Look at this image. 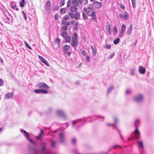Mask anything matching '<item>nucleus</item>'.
<instances>
[{
    "mask_svg": "<svg viewBox=\"0 0 154 154\" xmlns=\"http://www.w3.org/2000/svg\"><path fill=\"white\" fill-rule=\"evenodd\" d=\"M94 10L93 7L91 5H89L87 8H85L83 9V11L87 14V16L91 17V20L97 23V19L95 12L93 11Z\"/></svg>",
    "mask_w": 154,
    "mask_h": 154,
    "instance_id": "1",
    "label": "nucleus"
},
{
    "mask_svg": "<svg viewBox=\"0 0 154 154\" xmlns=\"http://www.w3.org/2000/svg\"><path fill=\"white\" fill-rule=\"evenodd\" d=\"M140 124V120L139 119H136L135 121L134 125L136 128V129L134 131L135 134V138L136 139H138L140 137V133L137 128V125Z\"/></svg>",
    "mask_w": 154,
    "mask_h": 154,
    "instance_id": "2",
    "label": "nucleus"
},
{
    "mask_svg": "<svg viewBox=\"0 0 154 154\" xmlns=\"http://www.w3.org/2000/svg\"><path fill=\"white\" fill-rule=\"evenodd\" d=\"M91 116H89L87 118H83V119H78L73 121L72 122V127H74V125L75 124L77 123L78 122H81L82 120H84L85 122H90L91 121Z\"/></svg>",
    "mask_w": 154,
    "mask_h": 154,
    "instance_id": "3",
    "label": "nucleus"
},
{
    "mask_svg": "<svg viewBox=\"0 0 154 154\" xmlns=\"http://www.w3.org/2000/svg\"><path fill=\"white\" fill-rule=\"evenodd\" d=\"M38 87L40 89H48L49 88V86L45 83L43 82H39L37 85Z\"/></svg>",
    "mask_w": 154,
    "mask_h": 154,
    "instance_id": "4",
    "label": "nucleus"
},
{
    "mask_svg": "<svg viewBox=\"0 0 154 154\" xmlns=\"http://www.w3.org/2000/svg\"><path fill=\"white\" fill-rule=\"evenodd\" d=\"M20 132L22 133H24V135L31 143L34 145H35L36 144V143L35 142H34L32 140L29 138V135L28 133L27 132L25 131L23 129H21L20 131Z\"/></svg>",
    "mask_w": 154,
    "mask_h": 154,
    "instance_id": "5",
    "label": "nucleus"
},
{
    "mask_svg": "<svg viewBox=\"0 0 154 154\" xmlns=\"http://www.w3.org/2000/svg\"><path fill=\"white\" fill-rule=\"evenodd\" d=\"M57 114L58 116L61 117L64 119H66V115L63 110L59 109L57 111Z\"/></svg>",
    "mask_w": 154,
    "mask_h": 154,
    "instance_id": "6",
    "label": "nucleus"
},
{
    "mask_svg": "<svg viewBox=\"0 0 154 154\" xmlns=\"http://www.w3.org/2000/svg\"><path fill=\"white\" fill-rule=\"evenodd\" d=\"M126 30V26L124 24H122L121 30L119 33V36L120 38H122L124 36V34Z\"/></svg>",
    "mask_w": 154,
    "mask_h": 154,
    "instance_id": "7",
    "label": "nucleus"
},
{
    "mask_svg": "<svg viewBox=\"0 0 154 154\" xmlns=\"http://www.w3.org/2000/svg\"><path fill=\"white\" fill-rule=\"evenodd\" d=\"M114 123L113 124H109L108 123L107 124V125L108 126H112L114 127L115 129H116L119 133L120 134V131L119 130V129H118V128H117L116 125V124L118 122V120L117 119V118L116 117H114Z\"/></svg>",
    "mask_w": 154,
    "mask_h": 154,
    "instance_id": "8",
    "label": "nucleus"
},
{
    "mask_svg": "<svg viewBox=\"0 0 154 154\" xmlns=\"http://www.w3.org/2000/svg\"><path fill=\"white\" fill-rule=\"evenodd\" d=\"M59 139L60 142L64 143L65 140V135L63 132H61L59 134Z\"/></svg>",
    "mask_w": 154,
    "mask_h": 154,
    "instance_id": "9",
    "label": "nucleus"
},
{
    "mask_svg": "<svg viewBox=\"0 0 154 154\" xmlns=\"http://www.w3.org/2000/svg\"><path fill=\"white\" fill-rule=\"evenodd\" d=\"M34 92L36 94L42 93L44 94H46L48 93L47 90L41 89H35L34 90Z\"/></svg>",
    "mask_w": 154,
    "mask_h": 154,
    "instance_id": "10",
    "label": "nucleus"
},
{
    "mask_svg": "<svg viewBox=\"0 0 154 154\" xmlns=\"http://www.w3.org/2000/svg\"><path fill=\"white\" fill-rule=\"evenodd\" d=\"M93 5L96 9H99L102 5V3L100 2L95 1L93 3Z\"/></svg>",
    "mask_w": 154,
    "mask_h": 154,
    "instance_id": "11",
    "label": "nucleus"
},
{
    "mask_svg": "<svg viewBox=\"0 0 154 154\" xmlns=\"http://www.w3.org/2000/svg\"><path fill=\"white\" fill-rule=\"evenodd\" d=\"M143 98V95L142 94H140L135 96L134 98V100L136 101L139 102L141 101Z\"/></svg>",
    "mask_w": 154,
    "mask_h": 154,
    "instance_id": "12",
    "label": "nucleus"
},
{
    "mask_svg": "<svg viewBox=\"0 0 154 154\" xmlns=\"http://www.w3.org/2000/svg\"><path fill=\"white\" fill-rule=\"evenodd\" d=\"M38 57L39 60L44 63L45 64L48 66H49V64L48 63V62L46 60H45V59L42 56L38 55Z\"/></svg>",
    "mask_w": 154,
    "mask_h": 154,
    "instance_id": "13",
    "label": "nucleus"
},
{
    "mask_svg": "<svg viewBox=\"0 0 154 154\" xmlns=\"http://www.w3.org/2000/svg\"><path fill=\"white\" fill-rule=\"evenodd\" d=\"M51 8V3L49 1H48L45 5V10L47 11H50Z\"/></svg>",
    "mask_w": 154,
    "mask_h": 154,
    "instance_id": "14",
    "label": "nucleus"
},
{
    "mask_svg": "<svg viewBox=\"0 0 154 154\" xmlns=\"http://www.w3.org/2000/svg\"><path fill=\"white\" fill-rule=\"evenodd\" d=\"M133 26L132 24H131L129 26V27L127 31V34L128 35H130L131 34L132 31Z\"/></svg>",
    "mask_w": 154,
    "mask_h": 154,
    "instance_id": "15",
    "label": "nucleus"
},
{
    "mask_svg": "<svg viewBox=\"0 0 154 154\" xmlns=\"http://www.w3.org/2000/svg\"><path fill=\"white\" fill-rule=\"evenodd\" d=\"M14 95V93L13 92L8 93L5 96V99H9L11 97H12Z\"/></svg>",
    "mask_w": 154,
    "mask_h": 154,
    "instance_id": "16",
    "label": "nucleus"
},
{
    "mask_svg": "<svg viewBox=\"0 0 154 154\" xmlns=\"http://www.w3.org/2000/svg\"><path fill=\"white\" fill-rule=\"evenodd\" d=\"M70 46L69 45H64L63 48V51L64 53H66V51H67L70 48Z\"/></svg>",
    "mask_w": 154,
    "mask_h": 154,
    "instance_id": "17",
    "label": "nucleus"
},
{
    "mask_svg": "<svg viewBox=\"0 0 154 154\" xmlns=\"http://www.w3.org/2000/svg\"><path fill=\"white\" fill-rule=\"evenodd\" d=\"M145 69L142 66H140L139 68V72L141 74H144L145 72Z\"/></svg>",
    "mask_w": 154,
    "mask_h": 154,
    "instance_id": "18",
    "label": "nucleus"
},
{
    "mask_svg": "<svg viewBox=\"0 0 154 154\" xmlns=\"http://www.w3.org/2000/svg\"><path fill=\"white\" fill-rule=\"evenodd\" d=\"M43 134V131L42 129L41 130L40 134L38 136L35 137V138L38 140H41Z\"/></svg>",
    "mask_w": 154,
    "mask_h": 154,
    "instance_id": "19",
    "label": "nucleus"
},
{
    "mask_svg": "<svg viewBox=\"0 0 154 154\" xmlns=\"http://www.w3.org/2000/svg\"><path fill=\"white\" fill-rule=\"evenodd\" d=\"M93 117H95L97 119L99 120L100 121L103 120L104 119V117L99 115H94L93 116Z\"/></svg>",
    "mask_w": 154,
    "mask_h": 154,
    "instance_id": "20",
    "label": "nucleus"
},
{
    "mask_svg": "<svg viewBox=\"0 0 154 154\" xmlns=\"http://www.w3.org/2000/svg\"><path fill=\"white\" fill-rule=\"evenodd\" d=\"M78 45L77 41L72 40L71 45L73 47H76Z\"/></svg>",
    "mask_w": 154,
    "mask_h": 154,
    "instance_id": "21",
    "label": "nucleus"
},
{
    "mask_svg": "<svg viewBox=\"0 0 154 154\" xmlns=\"http://www.w3.org/2000/svg\"><path fill=\"white\" fill-rule=\"evenodd\" d=\"M137 143L138 146L140 147L142 150L144 148L142 141V140L137 141Z\"/></svg>",
    "mask_w": 154,
    "mask_h": 154,
    "instance_id": "22",
    "label": "nucleus"
},
{
    "mask_svg": "<svg viewBox=\"0 0 154 154\" xmlns=\"http://www.w3.org/2000/svg\"><path fill=\"white\" fill-rule=\"evenodd\" d=\"M76 7V6H75L74 5L73 6H71L70 7V11L73 12H76L77 10V8Z\"/></svg>",
    "mask_w": 154,
    "mask_h": 154,
    "instance_id": "23",
    "label": "nucleus"
},
{
    "mask_svg": "<svg viewBox=\"0 0 154 154\" xmlns=\"http://www.w3.org/2000/svg\"><path fill=\"white\" fill-rule=\"evenodd\" d=\"M77 34L75 32L72 35V40L77 41Z\"/></svg>",
    "mask_w": 154,
    "mask_h": 154,
    "instance_id": "24",
    "label": "nucleus"
},
{
    "mask_svg": "<svg viewBox=\"0 0 154 154\" xmlns=\"http://www.w3.org/2000/svg\"><path fill=\"white\" fill-rule=\"evenodd\" d=\"M72 3L74 6H78L79 3L77 0H72Z\"/></svg>",
    "mask_w": 154,
    "mask_h": 154,
    "instance_id": "25",
    "label": "nucleus"
},
{
    "mask_svg": "<svg viewBox=\"0 0 154 154\" xmlns=\"http://www.w3.org/2000/svg\"><path fill=\"white\" fill-rule=\"evenodd\" d=\"M91 48L92 49V52H93V55H94V56H95L96 54V51H97V49L96 48H95V47H94L93 46V45H92L91 46Z\"/></svg>",
    "mask_w": 154,
    "mask_h": 154,
    "instance_id": "26",
    "label": "nucleus"
},
{
    "mask_svg": "<svg viewBox=\"0 0 154 154\" xmlns=\"http://www.w3.org/2000/svg\"><path fill=\"white\" fill-rule=\"evenodd\" d=\"M117 146H120V147H122L121 146H119V145H114V146H112V147H109V148L108 151L107 152H103V153H105V154H107L109 152L110 150L111 149H112V148H113V149L115 148Z\"/></svg>",
    "mask_w": 154,
    "mask_h": 154,
    "instance_id": "27",
    "label": "nucleus"
},
{
    "mask_svg": "<svg viewBox=\"0 0 154 154\" xmlns=\"http://www.w3.org/2000/svg\"><path fill=\"white\" fill-rule=\"evenodd\" d=\"M64 38L66 42H69L71 41V38L70 36L67 35Z\"/></svg>",
    "mask_w": 154,
    "mask_h": 154,
    "instance_id": "28",
    "label": "nucleus"
},
{
    "mask_svg": "<svg viewBox=\"0 0 154 154\" xmlns=\"http://www.w3.org/2000/svg\"><path fill=\"white\" fill-rule=\"evenodd\" d=\"M80 14L78 12H76L74 15V17L75 20H78L80 17Z\"/></svg>",
    "mask_w": 154,
    "mask_h": 154,
    "instance_id": "29",
    "label": "nucleus"
},
{
    "mask_svg": "<svg viewBox=\"0 0 154 154\" xmlns=\"http://www.w3.org/2000/svg\"><path fill=\"white\" fill-rule=\"evenodd\" d=\"M60 35L63 37L64 38H65L68 35V34L66 32H63L61 33Z\"/></svg>",
    "mask_w": 154,
    "mask_h": 154,
    "instance_id": "30",
    "label": "nucleus"
},
{
    "mask_svg": "<svg viewBox=\"0 0 154 154\" xmlns=\"http://www.w3.org/2000/svg\"><path fill=\"white\" fill-rule=\"evenodd\" d=\"M85 13V12L83 11L82 13V15L84 20H86L87 19L88 17Z\"/></svg>",
    "mask_w": 154,
    "mask_h": 154,
    "instance_id": "31",
    "label": "nucleus"
},
{
    "mask_svg": "<svg viewBox=\"0 0 154 154\" xmlns=\"http://www.w3.org/2000/svg\"><path fill=\"white\" fill-rule=\"evenodd\" d=\"M113 33L114 34H116L117 33V28L116 26H115L113 28Z\"/></svg>",
    "mask_w": 154,
    "mask_h": 154,
    "instance_id": "32",
    "label": "nucleus"
},
{
    "mask_svg": "<svg viewBox=\"0 0 154 154\" xmlns=\"http://www.w3.org/2000/svg\"><path fill=\"white\" fill-rule=\"evenodd\" d=\"M111 45L106 44L103 46V47L105 49H109L111 48Z\"/></svg>",
    "mask_w": 154,
    "mask_h": 154,
    "instance_id": "33",
    "label": "nucleus"
},
{
    "mask_svg": "<svg viewBox=\"0 0 154 154\" xmlns=\"http://www.w3.org/2000/svg\"><path fill=\"white\" fill-rule=\"evenodd\" d=\"M114 88L113 86H110L108 89L107 92V94H108L111 91L113 90Z\"/></svg>",
    "mask_w": 154,
    "mask_h": 154,
    "instance_id": "34",
    "label": "nucleus"
},
{
    "mask_svg": "<svg viewBox=\"0 0 154 154\" xmlns=\"http://www.w3.org/2000/svg\"><path fill=\"white\" fill-rule=\"evenodd\" d=\"M120 39L119 38H118L115 39L113 41V43L115 44H118L119 42Z\"/></svg>",
    "mask_w": 154,
    "mask_h": 154,
    "instance_id": "35",
    "label": "nucleus"
},
{
    "mask_svg": "<svg viewBox=\"0 0 154 154\" xmlns=\"http://www.w3.org/2000/svg\"><path fill=\"white\" fill-rule=\"evenodd\" d=\"M24 42L25 45L29 49L32 50V48L31 47V46L29 45L28 44V43L24 41Z\"/></svg>",
    "mask_w": 154,
    "mask_h": 154,
    "instance_id": "36",
    "label": "nucleus"
},
{
    "mask_svg": "<svg viewBox=\"0 0 154 154\" xmlns=\"http://www.w3.org/2000/svg\"><path fill=\"white\" fill-rule=\"evenodd\" d=\"M124 18L125 20H127L128 17L129 15L126 12L124 14Z\"/></svg>",
    "mask_w": 154,
    "mask_h": 154,
    "instance_id": "37",
    "label": "nucleus"
},
{
    "mask_svg": "<svg viewBox=\"0 0 154 154\" xmlns=\"http://www.w3.org/2000/svg\"><path fill=\"white\" fill-rule=\"evenodd\" d=\"M24 3L25 0H21L20 2V7H23L24 6Z\"/></svg>",
    "mask_w": 154,
    "mask_h": 154,
    "instance_id": "38",
    "label": "nucleus"
},
{
    "mask_svg": "<svg viewBox=\"0 0 154 154\" xmlns=\"http://www.w3.org/2000/svg\"><path fill=\"white\" fill-rule=\"evenodd\" d=\"M62 23L63 25L69 26L70 24V22L69 21H63Z\"/></svg>",
    "mask_w": 154,
    "mask_h": 154,
    "instance_id": "39",
    "label": "nucleus"
},
{
    "mask_svg": "<svg viewBox=\"0 0 154 154\" xmlns=\"http://www.w3.org/2000/svg\"><path fill=\"white\" fill-rule=\"evenodd\" d=\"M132 3V5L133 8H135L136 0H131Z\"/></svg>",
    "mask_w": 154,
    "mask_h": 154,
    "instance_id": "40",
    "label": "nucleus"
},
{
    "mask_svg": "<svg viewBox=\"0 0 154 154\" xmlns=\"http://www.w3.org/2000/svg\"><path fill=\"white\" fill-rule=\"evenodd\" d=\"M66 10L65 8H62L60 10V13L61 14H64L66 12Z\"/></svg>",
    "mask_w": 154,
    "mask_h": 154,
    "instance_id": "41",
    "label": "nucleus"
},
{
    "mask_svg": "<svg viewBox=\"0 0 154 154\" xmlns=\"http://www.w3.org/2000/svg\"><path fill=\"white\" fill-rule=\"evenodd\" d=\"M67 29V27L65 26H63L61 28L62 30L66 31Z\"/></svg>",
    "mask_w": 154,
    "mask_h": 154,
    "instance_id": "42",
    "label": "nucleus"
},
{
    "mask_svg": "<svg viewBox=\"0 0 154 154\" xmlns=\"http://www.w3.org/2000/svg\"><path fill=\"white\" fill-rule=\"evenodd\" d=\"M51 144L52 147H54L56 145V143L54 140H52L51 141Z\"/></svg>",
    "mask_w": 154,
    "mask_h": 154,
    "instance_id": "43",
    "label": "nucleus"
},
{
    "mask_svg": "<svg viewBox=\"0 0 154 154\" xmlns=\"http://www.w3.org/2000/svg\"><path fill=\"white\" fill-rule=\"evenodd\" d=\"M68 15L71 17V19H73L74 17V14L72 13H69L68 14Z\"/></svg>",
    "mask_w": 154,
    "mask_h": 154,
    "instance_id": "44",
    "label": "nucleus"
},
{
    "mask_svg": "<svg viewBox=\"0 0 154 154\" xmlns=\"http://www.w3.org/2000/svg\"><path fill=\"white\" fill-rule=\"evenodd\" d=\"M65 4V1L64 0H61L60 2V6H63Z\"/></svg>",
    "mask_w": 154,
    "mask_h": 154,
    "instance_id": "45",
    "label": "nucleus"
},
{
    "mask_svg": "<svg viewBox=\"0 0 154 154\" xmlns=\"http://www.w3.org/2000/svg\"><path fill=\"white\" fill-rule=\"evenodd\" d=\"M108 32L109 35H111V29H110V25H109L108 26Z\"/></svg>",
    "mask_w": 154,
    "mask_h": 154,
    "instance_id": "46",
    "label": "nucleus"
},
{
    "mask_svg": "<svg viewBox=\"0 0 154 154\" xmlns=\"http://www.w3.org/2000/svg\"><path fill=\"white\" fill-rule=\"evenodd\" d=\"M22 13L23 14V17L24 19H25V20H27V17L26 16V14L25 13L24 11H22Z\"/></svg>",
    "mask_w": 154,
    "mask_h": 154,
    "instance_id": "47",
    "label": "nucleus"
},
{
    "mask_svg": "<svg viewBox=\"0 0 154 154\" xmlns=\"http://www.w3.org/2000/svg\"><path fill=\"white\" fill-rule=\"evenodd\" d=\"M71 4V0H69L67 2V7H69Z\"/></svg>",
    "mask_w": 154,
    "mask_h": 154,
    "instance_id": "48",
    "label": "nucleus"
},
{
    "mask_svg": "<svg viewBox=\"0 0 154 154\" xmlns=\"http://www.w3.org/2000/svg\"><path fill=\"white\" fill-rule=\"evenodd\" d=\"M78 23H76L74 25V29L75 30H77L78 29Z\"/></svg>",
    "mask_w": 154,
    "mask_h": 154,
    "instance_id": "49",
    "label": "nucleus"
},
{
    "mask_svg": "<svg viewBox=\"0 0 154 154\" xmlns=\"http://www.w3.org/2000/svg\"><path fill=\"white\" fill-rule=\"evenodd\" d=\"M135 69H132L131 70V75H133L135 74Z\"/></svg>",
    "mask_w": 154,
    "mask_h": 154,
    "instance_id": "50",
    "label": "nucleus"
},
{
    "mask_svg": "<svg viewBox=\"0 0 154 154\" xmlns=\"http://www.w3.org/2000/svg\"><path fill=\"white\" fill-rule=\"evenodd\" d=\"M63 19L64 20H67L69 19L68 15H66L63 17Z\"/></svg>",
    "mask_w": 154,
    "mask_h": 154,
    "instance_id": "51",
    "label": "nucleus"
},
{
    "mask_svg": "<svg viewBox=\"0 0 154 154\" xmlns=\"http://www.w3.org/2000/svg\"><path fill=\"white\" fill-rule=\"evenodd\" d=\"M120 8L124 10L125 9V7L124 5L122 4H121L120 5Z\"/></svg>",
    "mask_w": 154,
    "mask_h": 154,
    "instance_id": "52",
    "label": "nucleus"
},
{
    "mask_svg": "<svg viewBox=\"0 0 154 154\" xmlns=\"http://www.w3.org/2000/svg\"><path fill=\"white\" fill-rule=\"evenodd\" d=\"M58 6H55L53 8V10L54 11H55L58 9Z\"/></svg>",
    "mask_w": 154,
    "mask_h": 154,
    "instance_id": "53",
    "label": "nucleus"
},
{
    "mask_svg": "<svg viewBox=\"0 0 154 154\" xmlns=\"http://www.w3.org/2000/svg\"><path fill=\"white\" fill-rule=\"evenodd\" d=\"M86 60L88 62L90 61V57L89 56L87 55L86 57Z\"/></svg>",
    "mask_w": 154,
    "mask_h": 154,
    "instance_id": "54",
    "label": "nucleus"
},
{
    "mask_svg": "<svg viewBox=\"0 0 154 154\" xmlns=\"http://www.w3.org/2000/svg\"><path fill=\"white\" fill-rule=\"evenodd\" d=\"M4 84L3 81L2 79H0V86H2Z\"/></svg>",
    "mask_w": 154,
    "mask_h": 154,
    "instance_id": "55",
    "label": "nucleus"
},
{
    "mask_svg": "<svg viewBox=\"0 0 154 154\" xmlns=\"http://www.w3.org/2000/svg\"><path fill=\"white\" fill-rule=\"evenodd\" d=\"M60 39L58 38H56L55 40V42H56L58 44H60Z\"/></svg>",
    "mask_w": 154,
    "mask_h": 154,
    "instance_id": "56",
    "label": "nucleus"
},
{
    "mask_svg": "<svg viewBox=\"0 0 154 154\" xmlns=\"http://www.w3.org/2000/svg\"><path fill=\"white\" fill-rule=\"evenodd\" d=\"M76 142V140L75 138H73L72 140V143L75 144Z\"/></svg>",
    "mask_w": 154,
    "mask_h": 154,
    "instance_id": "57",
    "label": "nucleus"
},
{
    "mask_svg": "<svg viewBox=\"0 0 154 154\" xmlns=\"http://www.w3.org/2000/svg\"><path fill=\"white\" fill-rule=\"evenodd\" d=\"M82 54L84 56H85L86 55V53L85 51H82L81 52Z\"/></svg>",
    "mask_w": 154,
    "mask_h": 154,
    "instance_id": "58",
    "label": "nucleus"
},
{
    "mask_svg": "<svg viewBox=\"0 0 154 154\" xmlns=\"http://www.w3.org/2000/svg\"><path fill=\"white\" fill-rule=\"evenodd\" d=\"M115 53H114V52L112 53L110 55L109 58L110 59L112 58L113 57V56L115 55Z\"/></svg>",
    "mask_w": 154,
    "mask_h": 154,
    "instance_id": "59",
    "label": "nucleus"
},
{
    "mask_svg": "<svg viewBox=\"0 0 154 154\" xmlns=\"http://www.w3.org/2000/svg\"><path fill=\"white\" fill-rule=\"evenodd\" d=\"M45 149H46L45 146H43L42 148L41 151L42 152H43L45 150Z\"/></svg>",
    "mask_w": 154,
    "mask_h": 154,
    "instance_id": "60",
    "label": "nucleus"
},
{
    "mask_svg": "<svg viewBox=\"0 0 154 154\" xmlns=\"http://www.w3.org/2000/svg\"><path fill=\"white\" fill-rule=\"evenodd\" d=\"M119 17L121 19L124 18V15L121 14H119Z\"/></svg>",
    "mask_w": 154,
    "mask_h": 154,
    "instance_id": "61",
    "label": "nucleus"
},
{
    "mask_svg": "<svg viewBox=\"0 0 154 154\" xmlns=\"http://www.w3.org/2000/svg\"><path fill=\"white\" fill-rule=\"evenodd\" d=\"M131 92V91L130 90H126V94H129Z\"/></svg>",
    "mask_w": 154,
    "mask_h": 154,
    "instance_id": "62",
    "label": "nucleus"
},
{
    "mask_svg": "<svg viewBox=\"0 0 154 154\" xmlns=\"http://www.w3.org/2000/svg\"><path fill=\"white\" fill-rule=\"evenodd\" d=\"M64 54H67L68 56H69L71 55V52L70 51H66V53Z\"/></svg>",
    "mask_w": 154,
    "mask_h": 154,
    "instance_id": "63",
    "label": "nucleus"
},
{
    "mask_svg": "<svg viewBox=\"0 0 154 154\" xmlns=\"http://www.w3.org/2000/svg\"><path fill=\"white\" fill-rule=\"evenodd\" d=\"M137 43V40H136L135 42L134 43V44H133L134 45V46H136Z\"/></svg>",
    "mask_w": 154,
    "mask_h": 154,
    "instance_id": "64",
    "label": "nucleus"
}]
</instances>
